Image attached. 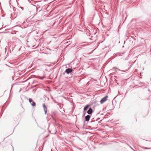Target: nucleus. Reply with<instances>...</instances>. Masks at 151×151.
Masks as SVG:
<instances>
[{
    "label": "nucleus",
    "mask_w": 151,
    "mask_h": 151,
    "mask_svg": "<svg viewBox=\"0 0 151 151\" xmlns=\"http://www.w3.org/2000/svg\"><path fill=\"white\" fill-rule=\"evenodd\" d=\"M89 106V105H87L84 108V111L86 110L88 108V107Z\"/></svg>",
    "instance_id": "6"
},
{
    "label": "nucleus",
    "mask_w": 151,
    "mask_h": 151,
    "mask_svg": "<svg viewBox=\"0 0 151 151\" xmlns=\"http://www.w3.org/2000/svg\"><path fill=\"white\" fill-rule=\"evenodd\" d=\"M29 101L30 102L32 106H35V103L31 99H29Z\"/></svg>",
    "instance_id": "2"
},
{
    "label": "nucleus",
    "mask_w": 151,
    "mask_h": 151,
    "mask_svg": "<svg viewBox=\"0 0 151 151\" xmlns=\"http://www.w3.org/2000/svg\"><path fill=\"white\" fill-rule=\"evenodd\" d=\"M108 98V96H105V97H104L102 98L100 101V103L101 104H102L104 103L105 101H106L107 99Z\"/></svg>",
    "instance_id": "1"
},
{
    "label": "nucleus",
    "mask_w": 151,
    "mask_h": 151,
    "mask_svg": "<svg viewBox=\"0 0 151 151\" xmlns=\"http://www.w3.org/2000/svg\"><path fill=\"white\" fill-rule=\"evenodd\" d=\"M73 70V69L71 68H68L65 70V72L68 74L69 73L71 72Z\"/></svg>",
    "instance_id": "3"
},
{
    "label": "nucleus",
    "mask_w": 151,
    "mask_h": 151,
    "mask_svg": "<svg viewBox=\"0 0 151 151\" xmlns=\"http://www.w3.org/2000/svg\"><path fill=\"white\" fill-rule=\"evenodd\" d=\"M92 111H93L92 109L91 108H90L88 111L87 113L89 114H91L92 113Z\"/></svg>",
    "instance_id": "4"
},
{
    "label": "nucleus",
    "mask_w": 151,
    "mask_h": 151,
    "mask_svg": "<svg viewBox=\"0 0 151 151\" xmlns=\"http://www.w3.org/2000/svg\"><path fill=\"white\" fill-rule=\"evenodd\" d=\"M90 118V116L89 115H88L86 116L85 117L86 120L88 121L89 120V119Z\"/></svg>",
    "instance_id": "5"
},
{
    "label": "nucleus",
    "mask_w": 151,
    "mask_h": 151,
    "mask_svg": "<svg viewBox=\"0 0 151 151\" xmlns=\"http://www.w3.org/2000/svg\"><path fill=\"white\" fill-rule=\"evenodd\" d=\"M43 107H44V110L45 111L46 110L47 108H46V106H45V104H43Z\"/></svg>",
    "instance_id": "7"
}]
</instances>
